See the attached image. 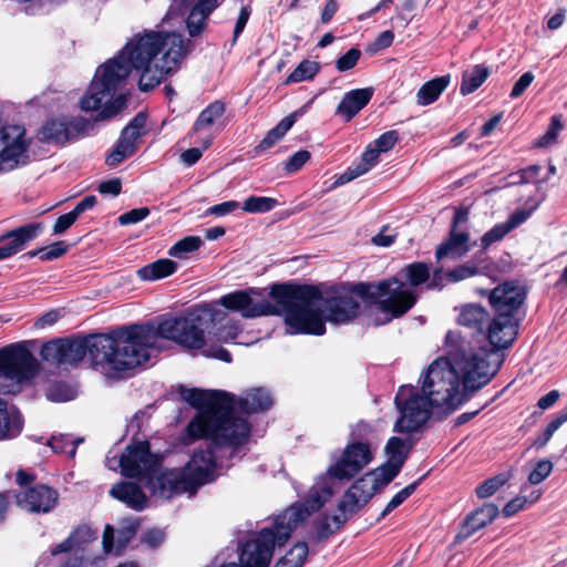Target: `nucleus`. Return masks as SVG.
Returning <instances> with one entry per match:
<instances>
[{
    "label": "nucleus",
    "mask_w": 567,
    "mask_h": 567,
    "mask_svg": "<svg viewBox=\"0 0 567 567\" xmlns=\"http://www.w3.org/2000/svg\"><path fill=\"white\" fill-rule=\"evenodd\" d=\"M193 43L179 32L145 31L136 34L117 58L96 69V72L79 101L83 112L97 113L94 122L111 120L127 105V95L116 91L125 83L132 70L141 72L138 89L150 92L175 71L192 51Z\"/></svg>",
    "instance_id": "nucleus-1"
},
{
    "label": "nucleus",
    "mask_w": 567,
    "mask_h": 567,
    "mask_svg": "<svg viewBox=\"0 0 567 567\" xmlns=\"http://www.w3.org/2000/svg\"><path fill=\"white\" fill-rule=\"evenodd\" d=\"M148 337L143 323L122 326L111 333H75L44 342L40 357L56 367L76 368L87 354L93 365L123 372L151 359Z\"/></svg>",
    "instance_id": "nucleus-2"
},
{
    "label": "nucleus",
    "mask_w": 567,
    "mask_h": 567,
    "mask_svg": "<svg viewBox=\"0 0 567 567\" xmlns=\"http://www.w3.org/2000/svg\"><path fill=\"white\" fill-rule=\"evenodd\" d=\"M269 297L275 303L264 297L261 289L248 288L224 295L219 299V305L239 312L244 318L285 316L286 324L296 333H326L328 320L324 309L313 308L322 298L320 286L293 281L276 282L270 286Z\"/></svg>",
    "instance_id": "nucleus-3"
},
{
    "label": "nucleus",
    "mask_w": 567,
    "mask_h": 567,
    "mask_svg": "<svg viewBox=\"0 0 567 567\" xmlns=\"http://www.w3.org/2000/svg\"><path fill=\"white\" fill-rule=\"evenodd\" d=\"M493 350L452 353L449 359H435L423 375L421 391L434 406L446 414L455 411L475 392L488 384L503 365V359L493 360Z\"/></svg>",
    "instance_id": "nucleus-4"
},
{
    "label": "nucleus",
    "mask_w": 567,
    "mask_h": 567,
    "mask_svg": "<svg viewBox=\"0 0 567 567\" xmlns=\"http://www.w3.org/2000/svg\"><path fill=\"white\" fill-rule=\"evenodd\" d=\"M181 398L198 412L186 426L192 441L213 440L215 445H230L237 453L250 439L251 424L234 411V396L221 390L178 389Z\"/></svg>",
    "instance_id": "nucleus-5"
},
{
    "label": "nucleus",
    "mask_w": 567,
    "mask_h": 567,
    "mask_svg": "<svg viewBox=\"0 0 567 567\" xmlns=\"http://www.w3.org/2000/svg\"><path fill=\"white\" fill-rule=\"evenodd\" d=\"M332 495L330 487L311 488L306 497L277 515L271 527H264L252 539L246 540L239 553V563H226L220 567H268L275 547H282L297 527L323 507Z\"/></svg>",
    "instance_id": "nucleus-6"
},
{
    "label": "nucleus",
    "mask_w": 567,
    "mask_h": 567,
    "mask_svg": "<svg viewBox=\"0 0 567 567\" xmlns=\"http://www.w3.org/2000/svg\"><path fill=\"white\" fill-rule=\"evenodd\" d=\"M476 293L486 297L494 312L487 330L488 344L481 350H493V360L503 359L499 351L508 349L515 342L523 320L522 307L527 297V289L518 280H505L493 289L476 288Z\"/></svg>",
    "instance_id": "nucleus-7"
},
{
    "label": "nucleus",
    "mask_w": 567,
    "mask_h": 567,
    "mask_svg": "<svg viewBox=\"0 0 567 567\" xmlns=\"http://www.w3.org/2000/svg\"><path fill=\"white\" fill-rule=\"evenodd\" d=\"M227 315L216 305L204 303L196 306L184 316H168L159 318L157 324L144 322L143 327L148 333V349H154L157 339L175 342L187 351H196L205 348V332L213 324L221 323Z\"/></svg>",
    "instance_id": "nucleus-8"
},
{
    "label": "nucleus",
    "mask_w": 567,
    "mask_h": 567,
    "mask_svg": "<svg viewBox=\"0 0 567 567\" xmlns=\"http://www.w3.org/2000/svg\"><path fill=\"white\" fill-rule=\"evenodd\" d=\"M357 296L370 305H379L382 312L390 319L406 315L417 302V293L405 287L398 276H392L378 282L359 281L354 286Z\"/></svg>",
    "instance_id": "nucleus-9"
},
{
    "label": "nucleus",
    "mask_w": 567,
    "mask_h": 567,
    "mask_svg": "<svg viewBox=\"0 0 567 567\" xmlns=\"http://www.w3.org/2000/svg\"><path fill=\"white\" fill-rule=\"evenodd\" d=\"M394 403L400 411L394 431L400 433H412L420 430L431 419L433 410L436 408L430 398L411 384L399 388Z\"/></svg>",
    "instance_id": "nucleus-10"
},
{
    "label": "nucleus",
    "mask_w": 567,
    "mask_h": 567,
    "mask_svg": "<svg viewBox=\"0 0 567 567\" xmlns=\"http://www.w3.org/2000/svg\"><path fill=\"white\" fill-rule=\"evenodd\" d=\"M371 432V426L368 423L360 421L357 424L339 461L328 470V474L332 478L351 480L373 460L370 443L363 441V437Z\"/></svg>",
    "instance_id": "nucleus-11"
},
{
    "label": "nucleus",
    "mask_w": 567,
    "mask_h": 567,
    "mask_svg": "<svg viewBox=\"0 0 567 567\" xmlns=\"http://www.w3.org/2000/svg\"><path fill=\"white\" fill-rule=\"evenodd\" d=\"M352 284H319L321 287L326 319L333 324H348L359 318L362 313L361 303L354 298L357 291Z\"/></svg>",
    "instance_id": "nucleus-12"
},
{
    "label": "nucleus",
    "mask_w": 567,
    "mask_h": 567,
    "mask_svg": "<svg viewBox=\"0 0 567 567\" xmlns=\"http://www.w3.org/2000/svg\"><path fill=\"white\" fill-rule=\"evenodd\" d=\"M37 475L23 468L16 473V483L22 491L14 494L17 505L32 514L50 513L58 504V491L42 483H35Z\"/></svg>",
    "instance_id": "nucleus-13"
},
{
    "label": "nucleus",
    "mask_w": 567,
    "mask_h": 567,
    "mask_svg": "<svg viewBox=\"0 0 567 567\" xmlns=\"http://www.w3.org/2000/svg\"><path fill=\"white\" fill-rule=\"evenodd\" d=\"M39 369L38 360L23 343L0 349V377L22 383L33 379Z\"/></svg>",
    "instance_id": "nucleus-14"
},
{
    "label": "nucleus",
    "mask_w": 567,
    "mask_h": 567,
    "mask_svg": "<svg viewBox=\"0 0 567 567\" xmlns=\"http://www.w3.org/2000/svg\"><path fill=\"white\" fill-rule=\"evenodd\" d=\"M121 473L127 478H147L156 474L161 460L152 453L147 440L133 442L125 447L120 458Z\"/></svg>",
    "instance_id": "nucleus-15"
},
{
    "label": "nucleus",
    "mask_w": 567,
    "mask_h": 567,
    "mask_svg": "<svg viewBox=\"0 0 567 567\" xmlns=\"http://www.w3.org/2000/svg\"><path fill=\"white\" fill-rule=\"evenodd\" d=\"M92 123L83 116H52L45 120L39 131L43 143L64 146L92 128Z\"/></svg>",
    "instance_id": "nucleus-16"
},
{
    "label": "nucleus",
    "mask_w": 567,
    "mask_h": 567,
    "mask_svg": "<svg viewBox=\"0 0 567 567\" xmlns=\"http://www.w3.org/2000/svg\"><path fill=\"white\" fill-rule=\"evenodd\" d=\"M25 130L19 125L0 128V165L12 169L18 166L19 157L28 151L29 142L24 138Z\"/></svg>",
    "instance_id": "nucleus-17"
},
{
    "label": "nucleus",
    "mask_w": 567,
    "mask_h": 567,
    "mask_svg": "<svg viewBox=\"0 0 567 567\" xmlns=\"http://www.w3.org/2000/svg\"><path fill=\"white\" fill-rule=\"evenodd\" d=\"M147 487L154 495L171 499L183 493L193 494L184 471H165L158 475L151 474L147 477Z\"/></svg>",
    "instance_id": "nucleus-18"
},
{
    "label": "nucleus",
    "mask_w": 567,
    "mask_h": 567,
    "mask_svg": "<svg viewBox=\"0 0 567 567\" xmlns=\"http://www.w3.org/2000/svg\"><path fill=\"white\" fill-rule=\"evenodd\" d=\"M489 312L478 303H466L460 308L457 323L470 331L473 337H482L488 342L487 330L492 322Z\"/></svg>",
    "instance_id": "nucleus-19"
},
{
    "label": "nucleus",
    "mask_w": 567,
    "mask_h": 567,
    "mask_svg": "<svg viewBox=\"0 0 567 567\" xmlns=\"http://www.w3.org/2000/svg\"><path fill=\"white\" fill-rule=\"evenodd\" d=\"M498 513V507L495 504L484 503L465 517L461 524L456 539L465 540L470 538L477 530L491 524L497 517Z\"/></svg>",
    "instance_id": "nucleus-20"
},
{
    "label": "nucleus",
    "mask_w": 567,
    "mask_h": 567,
    "mask_svg": "<svg viewBox=\"0 0 567 567\" xmlns=\"http://www.w3.org/2000/svg\"><path fill=\"white\" fill-rule=\"evenodd\" d=\"M44 229L41 221L29 223L18 228L7 231L1 236V240H9L3 248L8 257L21 251L25 245L34 240Z\"/></svg>",
    "instance_id": "nucleus-21"
},
{
    "label": "nucleus",
    "mask_w": 567,
    "mask_h": 567,
    "mask_svg": "<svg viewBox=\"0 0 567 567\" xmlns=\"http://www.w3.org/2000/svg\"><path fill=\"white\" fill-rule=\"evenodd\" d=\"M471 249L470 234L466 230L450 228L446 239L435 250V259L436 261L445 257L457 259L465 256Z\"/></svg>",
    "instance_id": "nucleus-22"
},
{
    "label": "nucleus",
    "mask_w": 567,
    "mask_h": 567,
    "mask_svg": "<svg viewBox=\"0 0 567 567\" xmlns=\"http://www.w3.org/2000/svg\"><path fill=\"white\" fill-rule=\"evenodd\" d=\"M374 89L363 87L351 90L342 96L337 106L336 114L344 116L346 121H351L362 109L371 101Z\"/></svg>",
    "instance_id": "nucleus-23"
},
{
    "label": "nucleus",
    "mask_w": 567,
    "mask_h": 567,
    "mask_svg": "<svg viewBox=\"0 0 567 567\" xmlns=\"http://www.w3.org/2000/svg\"><path fill=\"white\" fill-rule=\"evenodd\" d=\"M110 495L127 507L141 512L147 506V497L142 487L134 482L122 481L112 486Z\"/></svg>",
    "instance_id": "nucleus-24"
},
{
    "label": "nucleus",
    "mask_w": 567,
    "mask_h": 567,
    "mask_svg": "<svg viewBox=\"0 0 567 567\" xmlns=\"http://www.w3.org/2000/svg\"><path fill=\"white\" fill-rule=\"evenodd\" d=\"M359 484L351 485L342 495L341 499L338 503V511L340 514H336L341 519L344 517V524L358 514L375 495V488H372V492H370L368 495H363V497H360L358 493H355V489L358 488Z\"/></svg>",
    "instance_id": "nucleus-25"
},
{
    "label": "nucleus",
    "mask_w": 567,
    "mask_h": 567,
    "mask_svg": "<svg viewBox=\"0 0 567 567\" xmlns=\"http://www.w3.org/2000/svg\"><path fill=\"white\" fill-rule=\"evenodd\" d=\"M344 525V517L340 519L337 515L329 516L328 514H322L313 520L309 539L315 544L326 543L336 533L341 530Z\"/></svg>",
    "instance_id": "nucleus-26"
},
{
    "label": "nucleus",
    "mask_w": 567,
    "mask_h": 567,
    "mask_svg": "<svg viewBox=\"0 0 567 567\" xmlns=\"http://www.w3.org/2000/svg\"><path fill=\"white\" fill-rule=\"evenodd\" d=\"M238 409L244 414L266 412L274 405L270 392L262 388L250 390L245 398L238 401Z\"/></svg>",
    "instance_id": "nucleus-27"
},
{
    "label": "nucleus",
    "mask_w": 567,
    "mask_h": 567,
    "mask_svg": "<svg viewBox=\"0 0 567 567\" xmlns=\"http://www.w3.org/2000/svg\"><path fill=\"white\" fill-rule=\"evenodd\" d=\"M380 152L372 144H369L365 151L361 155V162L354 166L348 167L342 174H340L336 181V185L347 184L354 178L369 172L378 162Z\"/></svg>",
    "instance_id": "nucleus-28"
},
{
    "label": "nucleus",
    "mask_w": 567,
    "mask_h": 567,
    "mask_svg": "<svg viewBox=\"0 0 567 567\" xmlns=\"http://www.w3.org/2000/svg\"><path fill=\"white\" fill-rule=\"evenodd\" d=\"M451 82V75L435 76L421 85L416 93V103L422 106L434 103L446 90Z\"/></svg>",
    "instance_id": "nucleus-29"
},
{
    "label": "nucleus",
    "mask_w": 567,
    "mask_h": 567,
    "mask_svg": "<svg viewBox=\"0 0 567 567\" xmlns=\"http://www.w3.org/2000/svg\"><path fill=\"white\" fill-rule=\"evenodd\" d=\"M183 471L193 494L202 486L215 482L219 476V468L209 467L207 465L202 467L199 465L194 466L186 464Z\"/></svg>",
    "instance_id": "nucleus-30"
},
{
    "label": "nucleus",
    "mask_w": 567,
    "mask_h": 567,
    "mask_svg": "<svg viewBox=\"0 0 567 567\" xmlns=\"http://www.w3.org/2000/svg\"><path fill=\"white\" fill-rule=\"evenodd\" d=\"M413 446L412 439L403 440L399 436H391L384 446L386 462L402 468Z\"/></svg>",
    "instance_id": "nucleus-31"
},
{
    "label": "nucleus",
    "mask_w": 567,
    "mask_h": 567,
    "mask_svg": "<svg viewBox=\"0 0 567 567\" xmlns=\"http://www.w3.org/2000/svg\"><path fill=\"white\" fill-rule=\"evenodd\" d=\"M177 268L176 261L162 258L138 269L137 275L143 280L154 281L173 275Z\"/></svg>",
    "instance_id": "nucleus-32"
},
{
    "label": "nucleus",
    "mask_w": 567,
    "mask_h": 567,
    "mask_svg": "<svg viewBox=\"0 0 567 567\" xmlns=\"http://www.w3.org/2000/svg\"><path fill=\"white\" fill-rule=\"evenodd\" d=\"M489 68L485 64H475L472 69L465 70L462 74L460 93L463 96L475 92L489 76Z\"/></svg>",
    "instance_id": "nucleus-33"
},
{
    "label": "nucleus",
    "mask_w": 567,
    "mask_h": 567,
    "mask_svg": "<svg viewBox=\"0 0 567 567\" xmlns=\"http://www.w3.org/2000/svg\"><path fill=\"white\" fill-rule=\"evenodd\" d=\"M396 276L404 278L411 287H419L429 281L431 267L426 262L414 261L403 267Z\"/></svg>",
    "instance_id": "nucleus-34"
},
{
    "label": "nucleus",
    "mask_w": 567,
    "mask_h": 567,
    "mask_svg": "<svg viewBox=\"0 0 567 567\" xmlns=\"http://www.w3.org/2000/svg\"><path fill=\"white\" fill-rule=\"evenodd\" d=\"M223 447H229L233 450L230 445H215L213 443V440H209V443L206 446V449L194 450L190 460L186 464L194 466L199 465L202 467H205V465H207L209 467L220 468L215 450Z\"/></svg>",
    "instance_id": "nucleus-35"
},
{
    "label": "nucleus",
    "mask_w": 567,
    "mask_h": 567,
    "mask_svg": "<svg viewBox=\"0 0 567 567\" xmlns=\"http://www.w3.org/2000/svg\"><path fill=\"white\" fill-rule=\"evenodd\" d=\"M224 113L225 104L221 101H214L199 113L193 125V131L198 132L212 126Z\"/></svg>",
    "instance_id": "nucleus-36"
},
{
    "label": "nucleus",
    "mask_w": 567,
    "mask_h": 567,
    "mask_svg": "<svg viewBox=\"0 0 567 567\" xmlns=\"http://www.w3.org/2000/svg\"><path fill=\"white\" fill-rule=\"evenodd\" d=\"M309 547L306 542H297L285 556L279 558L275 567H295L300 564L303 567L308 559Z\"/></svg>",
    "instance_id": "nucleus-37"
},
{
    "label": "nucleus",
    "mask_w": 567,
    "mask_h": 567,
    "mask_svg": "<svg viewBox=\"0 0 567 567\" xmlns=\"http://www.w3.org/2000/svg\"><path fill=\"white\" fill-rule=\"evenodd\" d=\"M429 472L424 475L420 476L416 481L413 483L406 485L404 488H402L400 492H398L391 501L385 505L383 511L381 512L380 516L377 518V522L382 520L385 518L393 509L399 507L401 504H403L420 486V484L426 478Z\"/></svg>",
    "instance_id": "nucleus-38"
},
{
    "label": "nucleus",
    "mask_w": 567,
    "mask_h": 567,
    "mask_svg": "<svg viewBox=\"0 0 567 567\" xmlns=\"http://www.w3.org/2000/svg\"><path fill=\"white\" fill-rule=\"evenodd\" d=\"M320 63L302 60L298 66L287 76L285 84L299 83L312 80L320 72Z\"/></svg>",
    "instance_id": "nucleus-39"
},
{
    "label": "nucleus",
    "mask_w": 567,
    "mask_h": 567,
    "mask_svg": "<svg viewBox=\"0 0 567 567\" xmlns=\"http://www.w3.org/2000/svg\"><path fill=\"white\" fill-rule=\"evenodd\" d=\"M71 245L63 240L55 241L48 247H40L28 251L24 256L28 258L39 257L42 261H51L65 255Z\"/></svg>",
    "instance_id": "nucleus-40"
},
{
    "label": "nucleus",
    "mask_w": 567,
    "mask_h": 567,
    "mask_svg": "<svg viewBox=\"0 0 567 567\" xmlns=\"http://www.w3.org/2000/svg\"><path fill=\"white\" fill-rule=\"evenodd\" d=\"M278 205V200L274 197L251 195L244 200L241 209L248 214H265Z\"/></svg>",
    "instance_id": "nucleus-41"
},
{
    "label": "nucleus",
    "mask_w": 567,
    "mask_h": 567,
    "mask_svg": "<svg viewBox=\"0 0 567 567\" xmlns=\"http://www.w3.org/2000/svg\"><path fill=\"white\" fill-rule=\"evenodd\" d=\"M45 396L51 402H66L74 399V390L63 380H53L47 385Z\"/></svg>",
    "instance_id": "nucleus-42"
},
{
    "label": "nucleus",
    "mask_w": 567,
    "mask_h": 567,
    "mask_svg": "<svg viewBox=\"0 0 567 567\" xmlns=\"http://www.w3.org/2000/svg\"><path fill=\"white\" fill-rule=\"evenodd\" d=\"M146 122L147 113L143 111L138 112L122 130L120 136L136 144V141L145 134Z\"/></svg>",
    "instance_id": "nucleus-43"
},
{
    "label": "nucleus",
    "mask_w": 567,
    "mask_h": 567,
    "mask_svg": "<svg viewBox=\"0 0 567 567\" xmlns=\"http://www.w3.org/2000/svg\"><path fill=\"white\" fill-rule=\"evenodd\" d=\"M567 422V411H560L554 419L546 425L544 431L537 435L533 441V447L540 450L550 441L554 433Z\"/></svg>",
    "instance_id": "nucleus-44"
},
{
    "label": "nucleus",
    "mask_w": 567,
    "mask_h": 567,
    "mask_svg": "<svg viewBox=\"0 0 567 567\" xmlns=\"http://www.w3.org/2000/svg\"><path fill=\"white\" fill-rule=\"evenodd\" d=\"M21 427L20 420L10 416L6 400L0 399V439L14 436L21 431Z\"/></svg>",
    "instance_id": "nucleus-45"
},
{
    "label": "nucleus",
    "mask_w": 567,
    "mask_h": 567,
    "mask_svg": "<svg viewBox=\"0 0 567 567\" xmlns=\"http://www.w3.org/2000/svg\"><path fill=\"white\" fill-rule=\"evenodd\" d=\"M203 240L198 236H186L176 241L169 249L168 255L175 258H185L187 254L200 248Z\"/></svg>",
    "instance_id": "nucleus-46"
},
{
    "label": "nucleus",
    "mask_w": 567,
    "mask_h": 567,
    "mask_svg": "<svg viewBox=\"0 0 567 567\" xmlns=\"http://www.w3.org/2000/svg\"><path fill=\"white\" fill-rule=\"evenodd\" d=\"M402 468L390 464L388 462L380 465L375 471V476L373 477V486L375 487V493H378L382 487L389 485L401 472Z\"/></svg>",
    "instance_id": "nucleus-47"
},
{
    "label": "nucleus",
    "mask_w": 567,
    "mask_h": 567,
    "mask_svg": "<svg viewBox=\"0 0 567 567\" xmlns=\"http://www.w3.org/2000/svg\"><path fill=\"white\" fill-rule=\"evenodd\" d=\"M563 130L560 116L554 115L550 117V123L546 132L539 136L536 142V147H547L556 142L558 132Z\"/></svg>",
    "instance_id": "nucleus-48"
},
{
    "label": "nucleus",
    "mask_w": 567,
    "mask_h": 567,
    "mask_svg": "<svg viewBox=\"0 0 567 567\" xmlns=\"http://www.w3.org/2000/svg\"><path fill=\"white\" fill-rule=\"evenodd\" d=\"M554 464L548 458L538 460L528 475V483L532 485L540 484L553 472Z\"/></svg>",
    "instance_id": "nucleus-49"
},
{
    "label": "nucleus",
    "mask_w": 567,
    "mask_h": 567,
    "mask_svg": "<svg viewBox=\"0 0 567 567\" xmlns=\"http://www.w3.org/2000/svg\"><path fill=\"white\" fill-rule=\"evenodd\" d=\"M506 481L507 478L503 474L493 476L481 483L476 487L475 493L478 498H487L495 494L506 483Z\"/></svg>",
    "instance_id": "nucleus-50"
},
{
    "label": "nucleus",
    "mask_w": 567,
    "mask_h": 567,
    "mask_svg": "<svg viewBox=\"0 0 567 567\" xmlns=\"http://www.w3.org/2000/svg\"><path fill=\"white\" fill-rule=\"evenodd\" d=\"M508 233H511L504 223L494 225L481 238V248L486 250L492 244L502 240Z\"/></svg>",
    "instance_id": "nucleus-51"
},
{
    "label": "nucleus",
    "mask_w": 567,
    "mask_h": 567,
    "mask_svg": "<svg viewBox=\"0 0 567 567\" xmlns=\"http://www.w3.org/2000/svg\"><path fill=\"white\" fill-rule=\"evenodd\" d=\"M478 272L476 266L462 264L446 271L447 282H458L461 280L471 278Z\"/></svg>",
    "instance_id": "nucleus-52"
},
{
    "label": "nucleus",
    "mask_w": 567,
    "mask_h": 567,
    "mask_svg": "<svg viewBox=\"0 0 567 567\" xmlns=\"http://www.w3.org/2000/svg\"><path fill=\"white\" fill-rule=\"evenodd\" d=\"M399 141V132L396 130H390L382 133L377 140H374L373 145L380 153H385L391 151Z\"/></svg>",
    "instance_id": "nucleus-53"
},
{
    "label": "nucleus",
    "mask_w": 567,
    "mask_h": 567,
    "mask_svg": "<svg viewBox=\"0 0 567 567\" xmlns=\"http://www.w3.org/2000/svg\"><path fill=\"white\" fill-rule=\"evenodd\" d=\"M361 58V51L358 48L349 49L336 61V68L339 72H346L353 69Z\"/></svg>",
    "instance_id": "nucleus-54"
},
{
    "label": "nucleus",
    "mask_w": 567,
    "mask_h": 567,
    "mask_svg": "<svg viewBox=\"0 0 567 567\" xmlns=\"http://www.w3.org/2000/svg\"><path fill=\"white\" fill-rule=\"evenodd\" d=\"M311 158V153L307 150H300L296 152L285 163V169L287 173L292 174L302 168V166Z\"/></svg>",
    "instance_id": "nucleus-55"
},
{
    "label": "nucleus",
    "mask_w": 567,
    "mask_h": 567,
    "mask_svg": "<svg viewBox=\"0 0 567 567\" xmlns=\"http://www.w3.org/2000/svg\"><path fill=\"white\" fill-rule=\"evenodd\" d=\"M206 20L207 18H204L196 13V11L190 10L186 19V28L189 37L195 38L199 35L206 28Z\"/></svg>",
    "instance_id": "nucleus-56"
},
{
    "label": "nucleus",
    "mask_w": 567,
    "mask_h": 567,
    "mask_svg": "<svg viewBox=\"0 0 567 567\" xmlns=\"http://www.w3.org/2000/svg\"><path fill=\"white\" fill-rule=\"evenodd\" d=\"M150 214H151V210L147 207L133 208V209L122 214L117 220H118V224L122 226L136 224V223L145 219Z\"/></svg>",
    "instance_id": "nucleus-57"
},
{
    "label": "nucleus",
    "mask_w": 567,
    "mask_h": 567,
    "mask_svg": "<svg viewBox=\"0 0 567 567\" xmlns=\"http://www.w3.org/2000/svg\"><path fill=\"white\" fill-rule=\"evenodd\" d=\"M307 105L301 106L295 112L284 117L274 128L284 137L286 133L293 126L297 118L305 114Z\"/></svg>",
    "instance_id": "nucleus-58"
},
{
    "label": "nucleus",
    "mask_w": 567,
    "mask_h": 567,
    "mask_svg": "<svg viewBox=\"0 0 567 567\" xmlns=\"http://www.w3.org/2000/svg\"><path fill=\"white\" fill-rule=\"evenodd\" d=\"M282 138V136L275 130V128H271L267 132L266 136L259 142L258 145H256L254 148H252V152H254V155H259L261 154L262 152L271 148L272 146H275L280 140Z\"/></svg>",
    "instance_id": "nucleus-59"
},
{
    "label": "nucleus",
    "mask_w": 567,
    "mask_h": 567,
    "mask_svg": "<svg viewBox=\"0 0 567 567\" xmlns=\"http://www.w3.org/2000/svg\"><path fill=\"white\" fill-rule=\"evenodd\" d=\"M534 79L535 76L530 71L523 73L519 76V79L515 82L509 96L512 99H516L523 95L526 89L532 84Z\"/></svg>",
    "instance_id": "nucleus-60"
},
{
    "label": "nucleus",
    "mask_w": 567,
    "mask_h": 567,
    "mask_svg": "<svg viewBox=\"0 0 567 567\" xmlns=\"http://www.w3.org/2000/svg\"><path fill=\"white\" fill-rule=\"evenodd\" d=\"M374 476L375 471H370L353 482L352 485L359 484L355 493H358L360 497H363V495H368L370 492H372Z\"/></svg>",
    "instance_id": "nucleus-61"
},
{
    "label": "nucleus",
    "mask_w": 567,
    "mask_h": 567,
    "mask_svg": "<svg viewBox=\"0 0 567 567\" xmlns=\"http://www.w3.org/2000/svg\"><path fill=\"white\" fill-rule=\"evenodd\" d=\"M394 41V33L392 30H385L381 32L371 44V50L378 52L388 49Z\"/></svg>",
    "instance_id": "nucleus-62"
},
{
    "label": "nucleus",
    "mask_w": 567,
    "mask_h": 567,
    "mask_svg": "<svg viewBox=\"0 0 567 567\" xmlns=\"http://www.w3.org/2000/svg\"><path fill=\"white\" fill-rule=\"evenodd\" d=\"M97 190L104 195L117 196L122 192V182L120 178L114 177L107 181H103L99 184Z\"/></svg>",
    "instance_id": "nucleus-63"
},
{
    "label": "nucleus",
    "mask_w": 567,
    "mask_h": 567,
    "mask_svg": "<svg viewBox=\"0 0 567 567\" xmlns=\"http://www.w3.org/2000/svg\"><path fill=\"white\" fill-rule=\"evenodd\" d=\"M137 528H138L137 524L131 523L127 526L122 527L121 529H118V533H117V544H118L120 548H124V547H126L130 544V542L136 535Z\"/></svg>",
    "instance_id": "nucleus-64"
}]
</instances>
